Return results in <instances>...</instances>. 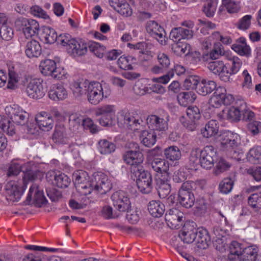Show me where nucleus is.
<instances>
[{"instance_id":"36","label":"nucleus","mask_w":261,"mask_h":261,"mask_svg":"<svg viewBox=\"0 0 261 261\" xmlns=\"http://www.w3.org/2000/svg\"><path fill=\"white\" fill-rule=\"evenodd\" d=\"M148 210L150 215L155 218L161 217L165 213L164 204L159 200H152L148 204Z\"/></svg>"},{"instance_id":"8","label":"nucleus","mask_w":261,"mask_h":261,"mask_svg":"<svg viewBox=\"0 0 261 261\" xmlns=\"http://www.w3.org/2000/svg\"><path fill=\"white\" fill-rule=\"evenodd\" d=\"M22 83L26 86L25 92L30 98L37 99L43 97L45 95L44 88L39 79H32L25 76Z\"/></svg>"},{"instance_id":"43","label":"nucleus","mask_w":261,"mask_h":261,"mask_svg":"<svg viewBox=\"0 0 261 261\" xmlns=\"http://www.w3.org/2000/svg\"><path fill=\"white\" fill-rule=\"evenodd\" d=\"M98 150L102 154H107L114 152L116 149L115 145L106 139H101L98 141Z\"/></svg>"},{"instance_id":"17","label":"nucleus","mask_w":261,"mask_h":261,"mask_svg":"<svg viewBox=\"0 0 261 261\" xmlns=\"http://www.w3.org/2000/svg\"><path fill=\"white\" fill-rule=\"evenodd\" d=\"M197 229V225L194 222H186L182 230L180 231L178 237L185 243H193L196 238Z\"/></svg>"},{"instance_id":"41","label":"nucleus","mask_w":261,"mask_h":261,"mask_svg":"<svg viewBox=\"0 0 261 261\" xmlns=\"http://www.w3.org/2000/svg\"><path fill=\"white\" fill-rule=\"evenodd\" d=\"M83 116L76 113L71 114L69 116V128L76 132L82 128Z\"/></svg>"},{"instance_id":"4","label":"nucleus","mask_w":261,"mask_h":261,"mask_svg":"<svg viewBox=\"0 0 261 261\" xmlns=\"http://www.w3.org/2000/svg\"><path fill=\"white\" fill-rule=\"evenodd\" d=\"M200 187L198 181H186L180 187L178 192V201L186 208L193 206L195 201L194 192Z\"/></svg>"},{"instance_id":"44","label":"nucleus","mask_w":261,"mask_h":261,"mask_svg":"<svg viewBox=\"0 0 261 261\" xmlns=\"http://www.w3.org/2000/svg\"><path fill=\"white\" fill-rule=\"evenodd\" d=\"M242 252L241 244L237 241H232L229 244V261H238Z\"/></svg>"},{"instance_id":"35","label":"nucleus","mask_w":261,"mask_h":261,"mask_svg":"<svg viewBox=\"0 0 261 261\" xmlns=\"http://www.w3.org/2000/svg\"><path fill=\"white\" fill-rule=\"evenodd\" d=\"M54 142L58 144H65L68 142L66 129L64 125H57L52 136Z\"/></svg>"},{"instance_id":"21","label":"nucleus","mask_w":261,"mask_h":261,"mask_svg":"<svg viewBox=\"0 0 261 261\" xmlns=\"http://www.w3.org/2000/svg\"><path fill=\"white\" fill-rule=\"evenodd\" d=\"M147 123L149 128L153 131H165L168 129V116H162L151 115L148 116Z\"/></svg>"},{"instance_id":"46","label":"nucleus","mask_w":261,"mask_h":261,"mask_svg":"<svg viewBox=\"0 0 261 261\" xmlns=\"http://www.w3.org/2000/svg\"><path fill=\"white\" fill-rule=\"evenodd\" d=\"M115 106L106 105L96 108L95 114L97 116H103L113 117L115 115Z\"/></svg>"},{"instance_id":"28","label":"nucleus","mask_w":261,"mask_h":261,"mask_svg":"<svg viewBox=\"0 0 261 261\" xmlns=\"http://www.w3.org/2000/svg\"><path fill=\"white\" fill-rule=\"evenodd\" d=\"M35 121H36L40 129L42 130L48 131L54 126L52 116L45 112H42L37 115L35 117Z\"/></svg>"},{"instance_id":"64","label":"nucleus","mask_w":261,"mask_h":261,"mask_svg":"<svg viewBox=\"0 0 261 261\" xmlns=\"http://www.w3.org/2000/svg\"><path fill=\"white\" fill-rule=\"evenodd\" d=\"M199 83L197 77L190 76L185 80L184 86L187 89H197Z\"/></svg>"},{"instance_id":"30","label":"nucleus","mask_w":261,"mask_h":261,"mask_svg":"<svg viewBox=\"0 0 261 261\" xmlns=\"http://www.w3.org/2000/svg\"><path fill=\"white\" fill-rule=\"evenodd\" d=\"M258 248L255 245L249 246L242 250L238 261H258Z\"/></svg>"},{"instance_id":"42","label":"nucleus","mask_w":261,"mask_h":261,"mask_svg":"<svg viewBox=\"0 0 261 261\" xmlns=\"http://www.w3.org/2000/svg\"><path fill=\"white\" fill-rule=\"evenodd\" d=\"M218 128L216 120H211L205 124L204 129H201V134L204 137L208 138L216 135Z\"/></svg>"},{"instance_id":"16","label":"nucleus","mask_w":261,"mask_h":261,"mask_svg":"<svg viewBox=\"0 0 261 261\" xmlns=\"http://www.w3.org/2000/svg\"><path fill=\"white\" fill-rule=\"evenodd\" d=\"M32 200L37 207H41L45 205L47 202L42 190L36 184H33L30 188L26 199L27 203H30Z\"/></svg>"},{"instance_id":"57","label":"nucleus","mask_w":261,"mask_h":261,"mask_svg":"<svg viewBox=\"0 0 261 261\" xmlns=\"http://www.w3.org/2000/svg\"><path fill=\"white\" fill-rule=\"evenodd\" d=\"M187 116L190 120H199L201 117L199 109L197 107H189L186 110Z\"/></svg>"},{"instance_id":"49","label":"nucleus","mask_w":261,"mask_h":261,"mask_svg":"<svg viewBox=\"0 0 261 261\" xmlns=\"http://www.w3.org/2000/svg\"><path fill=\"white\" fill-rule=\"evenodd\" d=\"M127 46L130 48L139 50V53L142 54L148 55L150 53V51L149 50L151 49L152 44L142 41L138 42L135 44L128 43Z\"/></svg>"},{"instance_id":"60","label":"nucleus","mask_w":261,"mask_h":261,"mask_svg":"<svg viewBox=\"0 0 261 261\" xmlns=\"http://www.w3.org/2000/svg\"><path fill=\"white\" fill-rule=\"evenodd\" d=\"M101 215L106 219H114L118 216V214L113 212V208L109 205H106L102 207Z\"/></svg>"},{"instance_id":"32","label":"nucleus","mask_w":261,"mask_h":261,"mask_svg":"<svg viewBox=\"0 0 261 261\" xmlns=\"http://www.w3.org/2000/svg\"><path fill=\"white\" fill-rule=\"evenodd\" d=\"M152 170L158 173L161 174V176L170 175L169 172V163L167 160L164 159H155L150 163Z\"/></svg>"},{"instance_id":"18","label":"nucleus","mask_w":261,"mask_h":261,"mask_svg":"<svg viewBox=\"0 0 261 261\" xmlns=\"http://www.w3.org/2000/svg\"><path fill=\"white\" fill-rule=\"evenodd\" d=\"M201 167L206 169H211L217 158L216 150L211 145L206 146L200 150Z\"/></svg>"},{"instance_id":"50","label":"nucleus","mask_w":261,"mask_h":261,"mask_svg":"<svg viewBox=\"0 0 261 261\" xmlns=\"http://www.w3.org/2000/svg\"><path fill=\"white\" fill-rule=\"evenodd\" d=\"M247 159L253 164L259 163L261 162V147H256L251 149L247 155Z\"/></svg>"},{"instance_id":"9","label":"nucleus","mask_w":261,"mask_h":261,"mask_svg":"<svg viewBox=\"0 0 261 261\" xmlns=\"http://www.w3.org/2000/svg\"><path fill=\"white\" fill-rule=\"evenodd\" d=\"M143 123V120L137 114L135 116L133 113H122L118 117V123L120 127L134 132L141 129Z\"/></svg>"},{"instance_id":"3","label":"nucleus","mask_w":261,"mask_h":261,"mask_svg":"<svg viewBox=\"0 0 261 261\" xmlns=\"http://www.w3.org/2000/svg\"><path fill=\"white\" fill-rule=\"evenodd\" d=\"M112 90L109 84L96 81L90 82L88 87L87 98L88 102L93 105H97L111 94Z\"/></svg>"},{"instance_id":"26","label":"nucleus","mask_w":261,"mask_h":261,"mask_svg":"<svg viewBox=\"0 0 261 261\" xmlns=\"http://www.w3.org/2000/svg\"><path fill=\"white\" fill-rule=\"evenodd\" d=\"M90 82L87 80H78L73 82L70 85L73 96L80 98L84 95H87L88 87Z\"/></svg>"},{"instance_id":"53","label":"nucleus","mask_w":261,"mask_h":261,"mask_svg":"<svg viewBox=\"0 0 261 261\" xmlns=\"http://www.w3.org/2000/svg\"><path fill=\"white\" fill-rule=\"evenodd\" d=\"M200 150L199 148L193 149L189 157V165L191 168H196L198 165L201 166Z\"/></svg>"},{"instance_id":"15","label":"nucleus","mask_w":261,"mask_h":261,"mask_svg":"<svg viewBox=\"0 0 261 261\" xmlns=\"http://www.w3.org/2000/svg\"><path fill=\"white\" fill-rule=\"evenodd\" d=\"M184 215L179 210L172 208L166 213L165 219L170 228L177 229L182 225Z\"/></svg>"},{"instance_id":"63","label":"nucleus","mask_w":261,"mask_h":261,"mask_svg":"<svg viewBox=\"0 0 261 261\" xmlns=\"http://www.w3.org/2000/svg\"><path fill=\"white\" fill-rule=\"evenodd\" d=\"M224 55V50L222 45L220 43H215L214 48L210 54V57L212 59H216L220 56Z\"/></svg>"},{"instance_id":"5","label":"nucleus","mask_w":261,"mask_h":261,"mask_svg":"<svg viewBox=\"0 0 261 261\" xmlns=\"http://www.w3.org/2000/svg\"><path fill=\"white\" fill-rule=\"evenodd\" d=\"M130 177L136 181L139 190L143 194H148L152 189V178L151 174L146 171L143 166L133 167Z\"/></svg>"},{"instance_id":"13","label":"nucleus","mask_w":261,"mask_h":261,"mask_svg":"<svg viewBox=\"0 0 261 261\" xmlns=\"http://www.w3.org/2000/svg\"><path fill=\"white\" fill-rule=\"evenodd\" d=\"M76 189L82 194L87 195L91 193L93 189L91 188V180H89L86 172L77 171L73 175Z\"/></svg>"},{"instance_id":"33","label":"nucleus","mask_w":261,"mask_h":261,"mask_svg":"<svg viewBox=\"0 0 261 261\" xmlns=\"http://www.w3.org/2000/svg\"><path fill=\"white\" fill-rule=\"evenodd\" d=\"M41 53L42 48L39 42L32 40L27 42L25 53L28 58H38L41 55Z\"/></svg>"},{"instance_id":"12","label":"nucleus","mask_w":261,"mask_h":261,"mask_svg":"<svg viewBox=\"0 0 261 261\" xmlns=\"http://www.w3.org/2000/svg\"><path fill=\"white\" fill-rule=\"evenodd\" d=\"M91 188L93 189V191L105 194L112 188V185L106 175L97 173L93 175L91 180Z\"/></svg>"},{"instance_id":"37","label":"nucleus","mask_w":261,"mask_h":261,"mask_svg":"<svg viewBox=\"0 0 261 261\" xmlns=\"http://www.w3.org/2000/svg\"><path fill=\"white\" fill-rule=\"evenodd\" d=\"M156 135L153 130H145L141 132L140 139L145 146L150 147L156 142Z\"/></svg>"},{"instance_id":"20","label":"nucleus","mask_w":261,"mask_h":261,"mask_svg":"<svg viewBox=\"0 0 261 261\" xmlns=\"http://www.w3.org/2000/svg\"><path fill=\"white\" fill-rule=\"evenodd\" d=\"M146 30L150 36L155 38L161 44H166L165 31L156 21L153 20L148 21L146 24Z\"/></svg>"},{"instance_id":"22","label":"nucleus","mask_w":261,"mask_h":261,"mask_svg":"<svg viewBox=\"0 0 261 261\" xmlns=\"http://www.w3.org/2000/svg\"><path fill=\"white\" fill-rule=\"evenodd\" d=\"M170 181V175L161 176L156 179V189L160 198H165L170 194L171 190Z\"/></svg>"},{"instance_id":"1","label":"nucleus","mask_w":261,"mask_h":261,"mask_svg":"<svg viewBox=\"0 0 261 261\" xmlns=\"http://www.w3.org/2000/svg\"><path fill=\"white\" fill-rule=\"evenodd\" d=\"M5 110L7 116L0 115V128L7 135L12 136L15 134V128L10 120L17 125H24L28 122L29 115L16 105L7 106Z\"/></svg>"},{"instance_id":"62","label":"nucleus","mask_w":261,"mask_h":261,"mask_svg":"<svg viewBox=\"0 0 261 261\" xmlns=\"http://www.w3.org/2000/svg\"><path fill=\"white\" fill-rule=\"evenodd\" d=\"M82 128L89 129L92 134H95L97 132V127L94 124L92 120L89 118H84L83 117Z\"/></svg>"},{"instance_id":"7","label":"nucleus","mask_w":261,"mask_h":261,"mask_svg":"<svg viewBox=\"0 0 261 261\" xmlns=\"http://www.w3.org/2000/svg\"><path fill=\"white\" fill-rule=\"evenodd\" d=\"M129 150L123 155L124 161L130 165V172L133 167L143 166L144 157L140 150V147L137 143L131 142L128 145Z\"/></svg>"},{"instance_id":"14","label":"nucleus","mask_w":261,"mask_h":261,"mask_svg":"<svg viewBox=\"0 0 261 261\" xmlns=\"http://www.w3.org/2000/svg\"><path fill=\"white\" fill-rule=\"evenodd\" d=\"M114 206L120 212H124L130 208V202L127 194L123 191L114 192L111 197Z\"/></svg>"},{"instance_id":"40","label":"nucleus","mask_w":261,"mask_h":261,"mask_svg":"<svg viewBox=\"0 0 261 261\" xmlns=\"http://www.w3.org/2000/svg\"><path fill=\"white\" fill-rule=\"evenodd\" d=\"M190 45L185 42L177 41L172 45L173 52L178 56L187 55L190 52Z\"/></svg>"},{"instance_id":"34","label":"nucleus","mask_w":261,"mask_h":261,"mask_svg":"<svg viewBox=\"0 0 261 261\" xmlns=\"http://www.w3.org/2000/svg\"><path fill=\"white\" fill-rule=\"evenodd\" d=\"M231 48L241 56L248 57L251 55L250 47L246 44L244 37H240L237 40L236 42L232 45Z\"/></svg>"},{"instance_id":"58","label":"nucleus","mask_w":261,"mask_h":261,"mask_svg":"<svg viewBox=\"0 0 261 261\" xmlns=\"http://www.w3.org/2000/svg\"><path fill=\"white\" fill-rule=\"evenodd\" d=\"M249 204L253 208H261V193L252 194L248 199Z\"/></svg>"},{"instance_id":"19","label":"nucleus","mask_w":261,"mask_h":261,"mask_svg":"<svg viewBox=\"0 0 261 261\" xmlns=\"http://www.w3.org/2000/svg\"><path fill=\"white\" fill-rule=\"evenodd\" d=\"M241 144V138L236 133H231L229 134V157L237 161L243 160V152L238 146Z\"/></svg>"},{"instance_id":"39","label":"nucleus","mask_w":261,"mask_h":261,"mask_svg":"<svg viewBox=\"0 0 261 261\" xmlns=\"http://www.w3.org/2000/svg\"><path fill=\"white\" fill-rule=\"evenodd\" d=\"M41 38L45 43L53 44L57 40L58 35L54 29L48 27H45L42 29Z\"/></svg>"},{"instance_id":"47","label":"nucleus","mask_w":261,"mask_h":261,"mask_svg":"<svg viewBox=\"0 0 261 261\" xmlns=\"http://www.w3.org/2000/svg\"><path fill=\"white\" fill-rule=\"evenodd\" d=\"M56 62L51 60L47 59L41 61L39 66L41 72L45 76H49L55 69Z\"/></svg>"},{"instance_id":"29","label":"nucleus","mask_w":261,"mask_h":261,"mask_svg":"<svg viewBox=\"0 0 261 261\" xmlns=\"http://www.w3.org/2000/svg\"><path fill=\"white\" fill-rule=\"evenodd\" d=\"M194 242L197 248L202 249L207 248L211 242V237L207 230L202 228H198Z\"/></svg>"},{"instance_id":"38","label":"nucleus","mask_w":261,"mask_h":261,"mask_svg":"<svg viewBox=\"0 0 261 261\" xmlns=\"http://www.w3.org/2000/svg\"><path fill=\"white\" fill-rule=\"evenodd\" d=\"M163 152L167 161L173 162L178 161L181 156V151L176 146H170L166 148Z\"/></svg>"},{"instance_id":"51","label":"nucleus","mask_w":261,"mask_h":261,"mask_svg":"<svg viewBox=\"0 0 261 261\" xmlns=\"http://www.w3.org/2000/svg\"><path fill=\"white\" fill-rule=\"evenodd\" d=\"M88 48L89 50L93 53L96 57L101 58L103 57L105 51V47L101 45L99 43L93 41L88 42Z\"/></svg>"},{"instance_id":"54","label":"nucleus","mask_w":261,"mask_h":261,"mask_svg":"<svg viewBox=\"0 0 261 261\" xmlns=\"http://www.w3.org/2000/svg\"><path fill=\"white\" fill-rule=\"evenodd\" d=\"M13 30L8 26L6 23H5L0 28V35L3 40L9 41L12 39L13 37Z\"/></svg>"},{"instance_id":"11","label":"nucleus","mask_w":261,"mask_h":261,"mask_svg":"<svg viewBox=\"0 0 261 261\" xmlns=\"http://www.w3.org/2000/svg\"><path fill=\"white\" fill-rule=\"evenodd\" d=\"M246 108V103L243 99L229 94V121L233 122L240 121L242 114Z\"/></svg>"},{"instance_id":"56","label":"nucleus","mask_w":261,"mask_h":261,"mask_svg":"<svg viewBox=\"0 0 261 261\" xmlns=\"http://www.w3.org/2000/svg\"><path fill=\"white\" fill-rule=\"evenodd\" d=\"M215 246L217 251L221 254L225 253L228 250V240L224 239H216Z\"/></svg>"},{"instance_id":"31","label":"nucleus","mask_w":261,"mask_h":261,"mask_svg":"<svg viewBox=\"0 0 261 261\" xmlns=\"http://www.w3.org/2000/svg\"><path fill=\"white\" fill-rule=\"evenodd\" d=\"M173 75V72L172 71H169L167 74L159 77L153 78L152 81L157 83L153 85L151 87H150V89L152 92L156 93H164L165 92V88L160 84H167L169 81L170 77H172Z\"/></svg>"},{"instance_id":"2","label":"nucleus","mask_w":261,"mask_h":261,"mask_svg":"<svg viewBox=\"0 0 261 261\" xmlns=\"http://www.w3.org/2000/svg\"><path fill=\"white\" fill-rule=\"evenodd\" d=\"M197 89L198 92L203 96L216 90L209 100V103L212 107L218 108L222 104L226 105L225 100L227 99V90L222 86L217 88L216 83L214 81L202 79L199 83Z\"/></svg>"},{"instance_id":"24","label":"nucleus","mask_w":261,"mask_h":261,"mask_svg":"<svg viewBox=\"0 0 261 261\" xmlns=\"http://www.w3.org/2000/svg\"><path fill=\"white\" fill-rule=\"evenodd\" d=\"M71 46L67 47V53L73 57H80L86 55L88 48V42H85L82 40L79 41L76 40L72 41Z\"/></svg>"},{"instance_id":"6","label":"nucleus","mask_w":261,"mask_h":261,"mask_svg":"<svg viewBox=\"0 0 261 261\" xmlns=\"http://www.w3.org/2000/svg\"><path fill=\"white\" fill-rule=\"evenodd\" d=\"M28 181L21 179L7 182L4 188L6 199L12 202L19 201L25 190Z\"/></svg>"},{"instance_id":"10","label":"nucleus","mask_w":261,"mask_h":261,"mask_svg":"<svg viewBox=\"0 0 261 261\" xmlns=\"http://www.w3.org/2000/svg\"><path fill=\"white\" fill-rule=\"evenodd\" d=\"M28 165H21L16 162L12 161L9 165L7 175L9 176H15L22 171L23 174L22 179L33 180L37 178V174L39 172L37 170H33L28 168Z\"/></svg>"},{"instance_id":"27","label":"nucleus","mask_w":261,"mask_h":261,"mask_svg":"<svg viewBox=\"0 0 261 261\" xmlns=\"http://www.w3.org/2000/svg\"><path fill=\"white\" fill-rule=\"evenodd\" d=\"M48 97L54 101L62 100L67 97V92L62 84H53L48 92Z\"/></svg>"},{"instance_id":"52","label":"nucleus","mask_w":261,"mask_h":261,"mask_svg":"<svg viewBox=\"0 0 261 261\" xmlns=\"http://www.w3.org/2000/svg\"><path fill=\"white\" fill-rule=\"evenodd\" d=\"M217 6V2L215 0H207L203 7V12L207 17H211L214 15Z\"/></svg>"},{"instance_id":"25","label":"nucleus","mask_w":261,"mask_h":261,"mask_svg":"<svg viewBox=\"0 0 261 261\" xmlns=\"http://www.w3.org/2000/svg\"><path fill=\"white\" fill-rule=\"evenodd\" d=\"M21 22L22 32L27 38L32 37L38 33L39 25L37 21L23 18Z\"/></svg>"},{"instance_id":"59","label":"nucleus","mask_w":261,"mask_h":261,"mask_svg":"<svg viewBox=\"0 0 261 261\" xmlns=\"http://www.w3.org/2000/svg\"><path fill=\"white\" fill-rule=\"evenodd\" d=\"M228 168V164L226 160L223 158H220L218 159L216 163L215 168V173L218 175L227 170Z\"/></svg>"},{"instance_id":"48","label":"nucleus","mask_w":261,"mask_h":261,"mask_svg":"<svg viewBox=\"0 0 261 261\" xmlns=\"http://www.w3.org/2000/svg\"><path fill=\"white\" fill-rule=\"evenodd\" d=\"M136 58L132 56L120 57L118 61L117 64L119 67L123 70H128L133 69L132 63L135 62Z\"/></svg>"},{"instance_id":"55","label":"nucleus","mask_w":261,"mask_h":261,"mask_svg":"<svg viewBox=\"0 0 261 261\" xmlns=\"http://www.w3.org/2000/svg\"><path fill=\"white\" fill-rule=\"evenodd\" d=\"M225 65L221 61L211 62L208 64L207 67L214 74H219L225 68Z\"/></svg>"},{"instance_id":"45","label":"nucleus","mask_w":261,"mask_h":261,"mask_svg":"<svg viewBox=\"0 0 261 261\" xmlns=\"http://www.w3.org/2000/svg\"><path fill=\"white\" fill-rule=\"evenodd\" d=\"M195 99L196 96L192 92H181L177 96L179 103L183 107H187L193 103Z\"/></svg>"},{"instance_id":"61","label":"nucleus","mask_w":261,"mask_h":261,"mask_svg":"<svg viewBox=\"0 0 261 261\" xmlns=\"http://www.w3.org/2000/svg\"><path fill=\"white\" fill-rule=\"evenodd\" d=\"M118 11L122 15L125 16H130L132 14V10L129 5L126 2H119L117 5Z\"/></svg>"},{"instance_id":"23","label":"nucleus","mask_w":261,"mask_h":261,"mask_svg":"<svg viewBox=\"0 0 261 261\" xmlns=\"http://www.w3.org/2000/svg\"><path fill=\"white\" fill-rule=\"evenodd\" d=\"M46 177L52 180L53 185L60 188H66L70 183L69 177L64 173L60 172H48L46 174Z\"/></svg>"}]
</instances>
